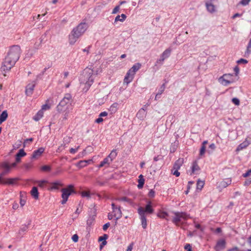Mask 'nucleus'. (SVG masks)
<instances>
[{
    "label": "nucleus",
    "mask_w": 251,
    "mask_h": 251,
    "mask_svg": "<svg viewBox=\"0 0 251 251\" xmlns=\"http://www.w3.org/2000/svg\"><path fill=\"white\" fill-rule=\"evenodd\" d=\"M21 53V48L18 45L11 46L2 62L0 68L1 71L6 73L9 71L19 60Z\"/></svg>",
    "instance_id": "1"
},
{
    "label": "nucleus",
    "mask_w": 251,
    "mask_h": 251,
    "mask_svg": "<svg viewBox=\"0 0 251 251\" xmlns=\"http://www.w3.org/2000/svg\"><path fill=\"white\" fill-rule=\"evenodd\" d=\"M100 72H101V70L99 69L94 70L90 68H86L84 70L80 76V81L81 84L85 85L86 91L93 83L95 76Z\"/></svg>",
    "instance_id": "2"
},
{
    "label": "nucleus",
    "mask_w": 251,
    "mask_h": 251,
    "mask_svg": "<svg viewBox=\"0 0 251 251\" xmlns=\"http://www.w3.org/2000/svg\"><path fill=\"white\" fill-rule=\"evenodd\" d=\"M87 28L88 25L86 23H81L74 28L69 35V44H75L78 38L84 34Z\"/></svg>",
    "instance_id": "3"
},
{
    "label": "nucleus",
    "mask_w": 251,
    "mask_h": 251,
    "mask_svg": "<svg viewBox=\"0 0 251 251\" xmlns=\"http://www.w3.org/2000/svg\"><path fill=\"white\" fill-rule=\"evenodd\" d=\"M72 101V97L70 94H66L56 106V110L59 113L66 112L69 109L70 105Z\"/></svg>",
    "instance_id": "4"
},
{
    "label": "nucleus",
    "mask_w": 251,
    "mask_h": 251,
    "mask_svg": "<svg viewBox=\"0 0 251 251\" xmlns=\"http://www.w3.org/2000/svg\"><path fill=\"white\" fill-rule=\"evenodd\" d=\"M175 216L173 219V222L178 226H182L184 229L186 228V225H183L187 220V215L185 213L175 212Z\"/></svg>",
    "instance_id": "5"
},
{
    "label": "nucleus",
    "mask_w": 251,
    "mask_h": 251,
    "mask_svg": "<svg viewBox=\"0 0 251 251\" xmlns=\"http://www.w3.org/2000/svg\"><path fill=\"white\" fill-rule=\"evenodd\" d=\"M237 78H235L232 74H225L218 79V82L223 86H226L235 82Z\"/></svg>",
    "instance_id": "6"
},
{
    "label": "nucleus",
    "mask_w": 251,
    "mask_h": 251,
    "mask_svg": "<svg viewBox=\"0 0 251 251\" xmlns=\"http://www.w3.org/2000/svg\"><path fill=\"white\" fill-rule=\"evenodd\" d=\"M62 192L61 197L62 200L61 201V204H64L68 201L69 197L72 194L75 193V192L74 189L73 185H69L67 187L63 188L61 190Z\"/></svg>",
    "instance_id": "7"
},
{
    "label": "nucleus",
    "mask_w": 251,
    "mask_h": 251,
    "mask_svg": "<svg viewBox=\"0 0 251 251\" xmlns=\"http://www.w3.org/2000/svg\"><path fill=\"white\" fill-rule=\"evenodd\" d=\"M111 205L112 207V212L114 214L115 218H116V220H117L120 219L122 216V213L120 207L116 205L114 203H112Z\"/></svg>",
    "instance_id": "8"
},
{
    "label": "nucleus",
    "mask_w": 251,
    "mask_h": 251,
    "mask_svg": "<svg viewBox=\"0 0 251 251\" xmlns=\"http://www.w3.org/2000/svg\"><path fill=\"white\" fill-rule=\"evenodd\" d=\"M172 50L170 48L166 49L161 54L160 58L156 61L157 63L162 64L164 60L168 58Z\"/></svg>",
    "instance_id": "9"
},
{
    "label": "nucleus",
    "mask_w": 251,
    "mask_h": 251,
    "mask_svg": "<svg viewBox=\"0 0 251 251\" xmlns=\"http://www.w3.org/2000/svg\"><path fill=\"white\" fill-rule=\"evenodd\" d=\"M0 167L3 169L1 173V175L5 176L9 174L11 170V166L10 164L7 162H3L0 164Z\"/></svg>",
    "instance_id": "10"
},
{
    "label": "nucleus",
    "mask_w": 251,
    "mask_h": 251,
    "mask_svg": "<svg viewBox=\"0 0 251 251\" xmlns=\"http://www.w3.org/2000/svg\"><path fill=\"white\" fill-rule=\"evenodd\" d=\"M226 240L224 239H221L218 241L216 246H215V250L216 251H221L224 250L226 247Z\"/></svg>",
    "instance_id": "11"
},
{
    "label": "nucleus",
    "mask_w": 251,
    "mask_h": 251,
    "mask_svg": "<svg viewBox=\"0 0 251 251\" xmlns=\"http://www.w3.org/2000/svg\"><path fill=\"white\" fill-rule=\"evenodd\" d=\"M151 201H149L145 208H144L142 207H140L138 208V210L141 208L143 212V214L144 215H145V213H149V214L152 213L154 211V210L151 207Z\"/></svg>",
    "instance_id": "12"
},
{
    "label": "nucleus",
    "mask_w": 251,
    "mask_h": 251,
    "mask_svg": "<svg viewBox=\"0 0 251 251\" xmlns=\"http://www.w3.org/2000/svg\"><path fill=\"white\" fill-rule=\"evenodd\" d=\"M44 151L45 149L44 148H39L38 150H35L33 152L31 158L33 159H38Z\"/></svg>",
    "instance_id": "13"
},
{
    "label": "nucleus",
    "mask_w": 251,
    "mask_h": 251,
    "mask_svg": "<svg viewBox=\"0 0 251 251\" xmlns=\"http://www.w3.org/2000/svg\"><path fill=\"white\" fill-rule=\"evenodd\" d=\"M191 174H198L200 171V167L198 165V161L195 160L192 163L191 167Z\"/></svg>",
    "instance_id": "14"
},
{
    "label": "nucleus",
    "mask_w": 251,
    "mask_h": 251,
    "mask_svg": "<svg viewBox=\"0 0 251 251\" xmlns=\"http://www.w3.org/2000/svg\"><path fill=\"white\" fill-rule=\"evenodd\" d=\"M138 213L140 216L142 227L144 229H146L147 226V219L146 216L143 215V212L141 208L138 210Z\"/></svg>",
    "instance_id": "15"
},
{
    "label": "nucleus",
    "mask_w": 251,
    "mask_h": 251,
    "mask_svg": "<svg viewBox=\"0 0 251 251\" xmlns=\"http://www.w3.org/2000/svg\"><path fill=\"white\" fill-rule=\"evenodd\" d=\"M35 86V83L34 81H32L31 83L28 84L25 89V94L27 96H31L34 90Z\"/></svg>",
    "instance_id": "16"
},
{
    "label": "nucleus",
    "mask_w": 251,
    "mask_h": 251,
    "mask_svg": "<svg viewBox=\"0 0 251 251\" xmlns=\"http://www.w3.org/2000/svg\"><path fill=\"white\" fill-rule=\"evenodd\" d=\"M231 183L230 178H226L219 182L218 187L220 188H226Z\"/></svg>",
    "instance_id": "17"
},
{
    "label": "nucleus",
    "mask_w": 251,
    "mask_h": 251,
    "mask_svg": "<svg viewBox=\"0 0 251 251\" xmlns=\"http://www.w3.org/2000/svg\"><path fill=\"white\" fill-rule=\"evenodd\" d=\"M205 6L207 10L210 13H213L216 11V6L210 1H206Z\"/></svg>",
    "instance_id": "18"
},
{
    "label": "nucleus",
    "mask_w": 251,
    "mask_h": 251,
    "mask_svg": "<svg viewBox=\"0 0 251 251\" xmlns=\"http://www.w3.org/2000/svg\"><path fill=\"white\" fill-rule=\"evenodd\" d=\"M134 76V74L128 71L124 79V83H126V84L129 83L132 81Z\"/></svg>",
    "instance_id": "19"
},
{
    "label": "nucleus",
    "mask_w": 251,
    "mask_h": 251,
    "mask_svg": "<svg viewBox=\"0 0 251 251\" xmlns=\"http://www.w3.org/2000/svg\"><path fill=\"white\" fill-rule=\"evenodd\" d=\"M147 115V112L146 109L145 108L143 107L141 108L138 113L136 114L137 117L140 119V120H143L146 117Z\"/></svg>",
    "instance_id": "20"
},
{
    "label": "nucleus",
    "mask_w": 251,
    "mask_h": 251,
    "mask_svg": "<svg viewBox=\"0 0 251 251\" xmlns=\"http://www.w3.org/2000/svg\"><path fill=\"white\" fill-rule=\"evenodd\" d=\"M251 143V141H249L248 139L246 138L244 141L237 147L236 150L238 151L242 150L243 149L246 148Z\"/></svg>",
    "instance_id": "21"
},
{
    "label": "nucleus",
    "mask_w": 251,
    "mask_h": 251,
    "mask_svg": "<svg viewBox=\"0 0 251 251\" xmlns=\"http://www.w3.org/2000/svg\"><path fill=\"white\" fill-rule=\"evenodd\" d=\"M111 163V160L110 159H109L107 157H105L102 161H101L100 164H99L98 167L99 168L105 167H109L110 164Z\"/></svg>",
    "instance_id": "22"
},
{
    "label": "nucleus",
    "mask_w": 251,
    "mask_h": 251,
    "mask_svg": "<svg viewBox=\"0 0 251 251\" xmlns=\"http://www.w3.org/2000/svg\"><path fill=\"white\" fill-rule=\"evenodd\" d=\"M53 104V101L51 100L48 99L46 100V103L42 106L41 109L40 110H49L50 108L51 105Z\"/></svg>",
    "instance_id": "23"
},
{
    "label": "nucleus",
    "mask_w": 251,
    "mask_h": 251,
    "mask_svg": "<svg viewBox=\"0 0 251 251\" xmlns=\"http://www.w3.org/2000/svg\"><path fill=\"white\" fill-rule=\"evenodd\" d=\"M18 180V178H8L4 179L1 181V184H13Z\"/></svg>",
    "instance_id": "24"
},
{
    "label": "nucleus",
    "mask_w": 251,
    "mask_h": 251,
    "mask_svg": "<svg viewBox=\"0 0 251 251\" xmlns=\"http://www.w3.org/2000/svg\"><path fill=\"white\" fill-rule=\"evenodd\" d=\"M51 186L48 188L49 190H57L60 186H62L63 184L60 181H55L50 183Z\"/></svg>",
    "instance_id": "25"
},
{
    "label": "nucleus",
    "mask_w": 251,
    "mask_h": 251,
    "mask_svg": "<svg viewBox=\"0 0 251 251\" xmlns=\"http://www.w3.org/2000/svg\"><path fill=\"white\" fill-rule=\"evenodd\" d=\"M26 155V153L24 149H20L19 152L16 155V161L19 162L21 161V158Z\"/></svg>",
    "instance_id": "26"
},
{
    "label": "nucleus",
    "mask_w": 251,
    "mask_h": 251,
    "mask_svg": "<svg viewBox=\"0 0 251 251\" xmlns=\"http://www.w3.org/2000/svg\"><path fill=\"white\" fill-rule=\"evenodd\" d=\"M141 67V64L139 63H137L135 64L128 71L135 75L136 72L140 69Z\"/></svg>",
    "instance_id": "27"
},
{
    "label": "nucleus",
    "mask_w": 251,
    "mask_h": 251,
    "mask_svg": "<svg viewBox=\"0 0 251 251\" xmlns=\"http://www.w3.org/2000/svg\"><path fill=\"white\" fill-rule=\"evenodd\" d=\"M35 182L39 187L43 189L45 188L47 185L49 183V181L46 180H37Z\"/></svg>",
    "instance_id": "28"
},
{
    "label": "nucleus",
    "mask_w": 251,
    "mask_h": 251,
    "mask_svg": "<svg viewBox=\"0 0 251 251\" xmlns=\"http://www.w3.org/2000/svg\"><path fill=\"white\" fill-rule=\"evenodd\" d=\"M31 196L35 200H37L39 198V193L38 189L36 187H33L30 191Z\"/></svg>",
    "instance_id": "29"
},
{
    "label": "nucleus",
    "mask_w": 251,
    "mask_h": 251,
    "mask_svg": "<svg viewBox=\"0 0 251 251\" xmlns=\"http://www.w3.org/2000/svg\"><path fill=\"white\" fill-rule=\"evenodd\" d=\"M44 116V112L43 110H39L38 112L35 114V116L33 117V119L35 121H39Z\"/></svg>",
    "instance_id": "30"
},
{
    "label": "nucleus",
    "mask_w": 251,
    "mask_h": 251,
    "mask_svg": "<svg viewBox=\"0 0 251 251\" xmlns=\"http://www.w3.org/2000/svg\"><path fill=\"white\" fill-rule=\"evenodd\" d=\"M118 109V103L117 102H114L110 106L108 110L111 114H113L117 112Z\"/></svg>",
    "instance_id": "31"
},
{
    "label": "nucleus",
    "mask_w": 251,
    "mask_h": 251,
    "mask_svg": "<svg viewBox=\"0 0 251 251\" xmlns=\"http://www.w3.org/2000/svg\"><path fill=\"white\" fill-rule=\"evenodd\" d=\"M8 117V114L6 110L3 111L0 115V125L4 122Z\"/></svg>",
    "instance_id": "32"
},
{
    "label": "nucleus",
    "mask_w": 251,
    "mask_h": 251,
    "mask_svg": "<svg viewBox=\"0 0 251 251\" xmlns=\"http://www.w3.org/2000/svg\"><path fill=\"white\" fill-rule=\"evenodd\" d=\"M126 18V16L124 14H122L121 16L118 15L115 19L114 22L116 23L118 21L123 22Z\"/></svg>",
    "instance_id": "33"
},
{
    "label": "nucleus",
    "mask_w": 251,
    "mask_h": 251,
    "mask_svg": "<svg viewBox=\"0 0 251 251\" xmlns=\"http://www.w3.org/2000/svg\"><path fill=\"white\" fill-rule=\"evenodd\" d=\"M204 185V181L198 179L197 182V190L201 191Z\"/></svg>",
    "instance_id": "34"
},
{
    "label": "nucleus",
    "mask_w": 251,
    "mask_h": 251,
    "mask_svg": "<svg viewBox=\"0 0 251 251\" xmlns=\"http://www.w3.org/2000/svg\"><path fill=\"white\" fill-rule=\"evenodd\" d=\"M88 161H92V160H81L79 161L77 164V166L80 168H83L87 165Z\"/></svg>",
    "instance_id": "35"
},
{
    "label": "nucleus",
    "mask_w": 251,
    "mask_h": 251,
    "mask_svg": "<svg viewBox=\"0 0 251 251\" xmlns=\"http://www.w3.org/2000/svg\"><path fill=\"white\" fill-rule=\"evenodd\" d=\"M157 216L158 217L160 218L166 219L167 220H168V219H167V217L168 216V214L166 212L162 211H160L157 213Z\"/></svg>",
    "instance_id": "36"
},
{
    "label": "nucleus",
    "mask_w": 251,
    "mask_h": 251,
    "mask_svg": "<svg viewBox=\"0 0 251 251\" xmlns=\"http://www.w3.org/2000/svg\"><path fill=\"white\" fill-rule=\"evenodd\" d=\"M139 177V179L138 180V188L141 189L143 187L145 180L142 175H140Z\"/></svg>",
    "instance_id": "37"
},
{
    "label": "nucleus",
    "mask_w": 251,
    "mask_h": 251,
    "mask_svg": "<svg viewBox=\"0 0 251 251\" xmlns=\"http://www.w3.org/2000/svg\"><path fill=\"white\" fill-rule=\"evenodd\" d=\"M117 155V153L116 152V150H113V151H112L109 154V155L107 156V157L108 158H109V159H110V160H111V162H112V161L113 160V159L114 158H115V157H116Z\"/></svg>",
    "instance_id": "38"
},
{
    "label": "nucleus",
    "mask_w": 251,
    "mask_h": 251,
    "mask_svg": "<svg viewBox=\"0 0 251 251\" xmlns=\"http://www.w3.org/2000/svg\"><path fill=\"white\" fill-rule=\"evenodd\" d=\"M181 161L180 159L177 160L174 164L173 169V170H179L181 166Z\"/></svg>",
    "instance_id": "39"
},
{
    "label": "nucleus",
    "mask_w": 251,
    "mask_h": 251,
    "mask_svg": "<svg viewBox=\"0 0 251 251\" xmlns=\"http://www.w3.org/2000/svg\"><path fill=\"white\" fill-rule=\"evenodd\" d=\"M251 53V39L249 40L248 44L247 49L245 51V54L247 55L250 54Z\"/></svg>",
    "instance_id": "40"
},
{
    "label": "nucleus",
    "mask_w": 251,
    "mask_h": 251,
    "mask_svg": "<svg viewBox=\"0 0 251 251\" xmlns=\"http://www.w3.org/2000/svg\"><path fill=\"white\" fill-rule=\"evenodd\" d=\"M40 169L43 172H50L51 170V167L49 165H44L41 167Z\"/></svg>",
    "instance_id": "41"
},
{
    "label": "nucleus",
    "mask_w": 251,
    "mask_h": 251,
    "mask_svg": "<svg viewBox=\"0 0 251 251\" xmlns=\"http://www.w3.org/2000/svg\"><path fill=\"white\" fill-rule=\"evenodd\" d=\"M82 197L90 198V193L89 191H82L81 193Z\"/></svg>",
    "instance_id": "42"
},
{
    "label": "nucleus",
    "mask_w": 251,
    "mask_h": 251,
    "mask_svg": "<svg viewBox=\"0 0 251 251\" xmlns=\"http://www.w3.org/2000/svg\"><path fill=\"white\" fill-rule=\"evenodd\" d=\"M234 72V77L235 78H237V77L238 76L239 74V68L238 66H236L233 69Z\"/></svg>",
    "instance_id": "43"
},
{
    "label": "nucleus",
    "mask_w": 251,
    "mask_h": 251,
    "mask_svg": "<svg viewBox=\"0 0 251 251\" xmlns=\"http://www.w3.org/2000/svg\"><path fill=\"white\" fill-rule=\"evenodd\" d=\"M206 146H201L200 151V155L202 156L205 152Z\"/></svg>",
    "instance_id": "44"
},
{
    "label": "nucleus",
    "mask_w": 251,
    "mask_h": 251,
    "mask_svg": "<svg viewBox=\"0 0 251 251\" xmlns=\"http://www.w3.org/2000/svg\"><path fill=\"white\" fill-rule=\"evenodd\" d=\"M251 0H241L239 3L243 6H246L249 3Z\"/></svg>",
    "instance_id": "45"
},
{
    "label": "nucleus",
    "mask_w": 251,
    "mask_h": 251,
    "mask_svg": "<svg viewBox=\"0 0 251 251\" xmlns=\"http://www.w3.org/2000/svg\"><path fill=\"white\" fill-rule=\"evenodd\" d=\"M232 102L236 105H239L240 104L239 100L236 98H233L232 99Z\"/></svg>",
    "instance_id": "46"
},
{
    "label": "nucleus",
    "mask_w": 251,
    "mask_h": 251,
    "mask_svg": "<svg viewBox=\"0 0 251 251\" xmlns=\"http://www.w3.org/2000/svg\"><path fill=\"white\" fill-rule=\"evenodd\" d=\"M165 89V84H163L160 87V89H159V92H158V93L161 95L162 94V93L164 91Z\"/></svg>",
    "instance_id": "47"
},
{
    "label": "nucleus",
    "mask_w": 251,
    "mask_h": 251,
    "mask_svg": "<svg viewBox=\"0 0 251 251\" xmlns=\"http://www.w3.org/2000/svg\"><path fill=\"white\" fill-rule=\"evenodd\" d=\"M120 10V5L116 6L113 10L112 14H115L118 13Z\"/></svg>",
    "instance_id": "48"
},
{
    "label": "nucleus",
    "mask_w": 251,
    "mask_h": 251,
    "mask_svg": "<svg viewBox=\"0 0 251 251\" xmlns=\"http://www.w3.org/2000/svg\"><path fill=\"white\" fill-rule=\"evenodd\" d=\"M79 148V146L77 147V148L75 149L71 148L70 150V152L72 154H75L78 151Z\"/></svg>",
    "instance_id": "49"
},
{
    "label": "nucleus",
    "mask_w": 251,
    "mask_h": 251,
    "mask_svg": "<svg viewBox=\"0 0 251 251\" xmlns=\"http://www.w3.org/2000/svg\"><path fill=\"white\" fill-rule=\"evenodd\" d=\"M171 171L172 173L176 176H179L180 173L178 172V170H173V169H172Z\"/></svg>",
    "instance_id": "50"
},
{
    "label": "nucleus",
    "mask_w": 251,
    "mask_h": 251,
    "mask_svg": "<svg viewBox=\"0 0 251 251\" xmlns=\"http://www.w3.org/2000/svg\"><path fill=\"white\" fill-rule=\"evenodd\" d=\"M148 196L149 197L153 198L155 196V192L152 189L150 190L149 193L148 194Z\"/></svg>",
    "instance_id": "51"
},
{
    "label": "nucleus",
    "mask_w": 251,
    "mask_h": 251,
    "mask_svg": "<svg viewBox=\"0 0 251 251\" xmlns=\"http://www.w3.org/2000/svg\"><path fill=\"white\" fill-rule=\"evenodd\" d=\"M65 149V144H61L57 149V152H60Z\"/></svg>",
    "instance_id": "52"
},
{
    "label": "nucleus",
    "mask_w": 251,
    "mask_h": 251,
    "mask_svg": "<svg viewBox=\"0 0 251 251\" xmlns=\"http://www.w3.org/2000/svg\"><path fill=\"white\" fill-rule=\"evenodd\" d=\"M251 169L248 170L246 173H244L243 174L242 176L244 177H250V176L251 175Z\"/></svg>",
    "instance_id": "53"
},
{
    "label": "nucleus",
    "mask_w": 251,
    "mask_h": 251,
    "mask_svg": "<svg viewBox=\"0 0 251 251\" xmlns=\"http://www.w3.org/2000/svg\"><path fill=\"white\" fill-rule=\"evenodd\" d=\"M251 169L248 170L246 173H244L243 174L242 176L244 177H250V176L251 175Z\"/></svg>",
    "instance_id": "54"
},
{
    "label": "nucleus",
    "mask_w": 251,
    "mask_h": 251,
    "mask_svg": "<svg viewBox=\"0 0 251 251\" xmlns=\"http://www.w3.org/2000/svg\"><path fill=\"white\" fill-rule=\"evenodd\" d=\"M237 62L238 64H241V63L247 64L248 63V61L246 59L241 58V59H240L239 60H238L237 61Z\"/></svg>",
    "instance_id": "55"
},
{
    "label": "nucleus",
    "mask_w": 251,
    "mask_h": 251,
    "mask_svg": "<svg viewBox=\"0 0 251 251\" xmlns=\"http://www.w3.org/2000/svg\"><path fill=\"white\" fill-rule=\"evenodd\" d=\"M116 201H128V199L126 197H122L120 198L117 199Z\"/></svg>",
    "instance_id": "56"
},
{
    "label": "nucleus",
    "mask_w": 251,
    "mask_h": 251,
    "mask_svg": "<svg viewBox=\"0 0 251 251\" xmlns=\"http://www.w3.org/2000/svg\"><path fill=\"white\" fill-rule=\"evenodd\" d=\"M72 239L74 242H77L78 240V236L77 234H74L72 236Z\"/></svg>",
    "instance_id": "57"
},
{
    "label": "nucleus",
    "mask_w": 251,
    "mask_h": 251,
    "mask_svg": "<svg viewBox=\"0 0 251 251\" xmlns=\"http://www.w3.org/2000/svg\"><path fill=\"white\" fill-rule=\"evenodd\" d=\"M110 226V224L109 223H107L105 224H104L103 226V227H102V229L104 231H105L107 230V229Z\"/></svg>",
    "instance_id": "58"
},
{
    "label": "nucleus",
    "mask_w": 251,
    "mask_h": 251,
    "mask_svg": "<svg viewBox=\"0 0 251 251\" xmlns=\"http://www.w3.org/2000/svg\"><path fill=\"white\" fill-rule=\"evenodd\" d=\"M251 183V178L250 177H249L247 178L246 181L244 182L245 185H249Z\"/></svg>",
    "instance_id": "59"
},
{
    "label": "nucleus",
    "mask_w": 251,
    "mask_h": 251,
    "mask_svg": "<svg viewBox=\"0 0 251 251\" xmlns=\"http://www.w3.org/2000/svg\"><path fill=\"white\" fill-rule=\"evenodd\" d=\"M19 207V204L17 202H14L12 204V208L14 210H16Z\"/></svg>",
    "instance_id": "60"
},
{
    "label": "nucleus",
    "mask_w": 251,
    "mask_h": 251,
    "mask_svg": "<svg viewBox=\"0 0 251 251\" xmlns=\"http://www.w3.org/2000/svg\"><path fill=\"white\" fill-rule=\"evenodd\" d=\"M103 121V119L101 117H99L98 119L95 120V122L98 124L102 123Z\"/></svg>",
    "instance_id": "61"
},
{
    "label": "nucleus",
    "mask_w": 251,
    "mask_h": 251,
    "mask_svg": "<svg viewBox=\"0 0 251 251\" xmlns=\"http://www.w3.org/2000/svg\"><path fill=\"white\" fill-rule=\"evenodd\" d=\"M25 202L26 201L25 199H22V198H21L20 203L22 207L25 205Z\"/></svg>",
    "instance_id": "62"
},
{
    "label": "nucleus",
    "mask_w": 251,
    "mask_h": 251,
    "mask_svg": "<svg viewBox=\"0 0 251 251\" xmlns=\"http://www.w3.org/2000/svg\"><path fill=\"white\" fill-rule=\"evenodd\" d=\"M24 166L26 169H29L32 167V165L31 163H26L25 164Z\"/></svg>",
    "instance_id": "63"
},
{
    "label": "nucleus",
    "mask_w": 251,
    "mask_h": 251,
    "mask_svg": "<svg viewBox=\"0 0 251 251\" xmlns=\"http://www.w3.org/2000/svg\"><path fill=\"white\" fill-rule=\"evenodd\" d=\"M115 216H114V214L112 213V212L109 213L108 214V218L109 220H112Z\"/></svg>",
    "instance_id": "64"
}]
</instances>
